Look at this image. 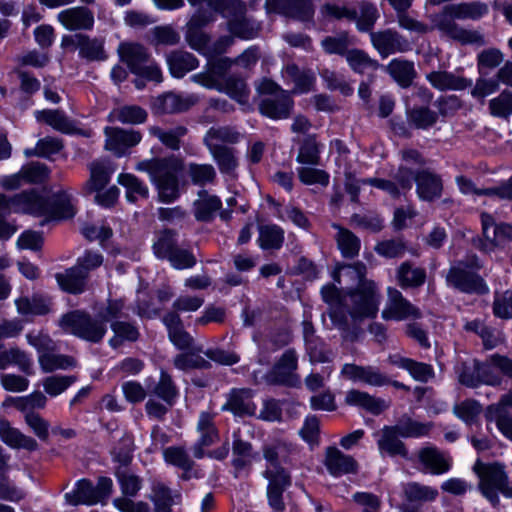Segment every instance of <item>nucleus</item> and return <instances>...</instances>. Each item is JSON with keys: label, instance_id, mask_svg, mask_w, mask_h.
I'll use <instances>...</instances> for the list:
<instances>
[{"label": "nucleus", "instance_id": "9", "mask_svg": "<svg viewBox=\"0 0 512 512\" xmlns=\"http://www.w3.org/2000/svg\"><path fill=\"white\" fill-rule=\"evenodd\" d=\"M214 20L215 15L213 11L210 10L209 7L204 6L202 8L197 9V11L193 14L190 21L187 24V42L189 43L191 48L199 51L204 55H210L212 53H221L232 42L231 37H224L221 38L214 45L213 49L210 48L209 38L204 33H202L199 30V28Z\"/></svg>", "mask_w": 512, "mask_h": 512}, {"label": "nucleus", "instance_id": "17", "mask_svg": "<svg viewBox=\"0 0 512 512\" xmlns=\"http://www.w3.org/2000/svg\"><path fill=\"white\" fill-rule=\"evenodd\" d=\"M57 20L70 31L91 30L94 25V16L85 7H72L60 11Z\"/></svg>", "mask_w": 512, "mask_h": 512}, {"label": "nucleus", "instance_id": "56", "mask_svg": "<svg viewBox=\"0 0 512 512\" xmlns=\"http://www.w3.org/2000/svg\"><path fill=\"white\" fill-rule=\"evenodd\" d=\"M39 363L45 372H51L58 369H68L74 365L71 357L53 354L52 351L39 355Z\"/></svg>", "mask_w": 512, "mask_h": 512}, {"label": "nucleus", "instance_id": "2", "mask_svg": "<svg viewBox=\"0 0 512 512\" xmlns=\"http://www.w3.org/2000/svg\"><path fill=\"white\" fill-rule=\"evenodd\" d=\"M257 61V53L253 49L246 50L234 62L228 59H219L210 62L206 71L191 76V80L205 88L224 92L240 104L248 102L249 91L245 82L227 76L233 64L249 68Z\"/></svg>", "mask_w": 512, "mask_h": 512}, {"label": "nucleus", "instance_id": "6", "mask_svg": "<svg viewBox=\"0 0 512 512\" xmlns=\"http://www.w3.org/2000/svg\"><path fill=\"white\" fill-rule=\"evenodd\" d=\"M500 372L512 377V360L504 356L493 355L484 363H476L472 372L464 368L459 373V381L471 388L481 384L499 385L501 382Z\"/></svg>", "mask_w": 512, "mask_h": 512}, {"label": "nucleus", "instance_id": "49", "mask_svg": "<svg viewBox=\"0 0 512 512\" xmlns=\"http://www.w3.org/2000/svg\"><path fill=\"white\" fill-rule=\"evenodd\" d=\"M149 132L151 135L158 138L165 146L176 150L179 148L180 138L185 135L186 129L182 126H178L166 130L157 126H153L149 129Z\"/></svg>", "mask_w": 512, "mask_h": 512}, {"label": "nucleus", "instance_id": "60", "mask_svg": "<svg viewBox=\"0 0 512 512\" xmlns=\"http://www.w3.org/2000/svg\"><path fill=\"white\" fill-rule=\"evenodd\" d=\"M490 113L495 117L507 118L512 115V93L504 91L489 101Z\"/></svg>", "mask_w": 512, "mask_h": 512}, {"label": "nucleus", "instance_id": "28", "mask_svg": "<svg viewBox=\"0 0 512 512\" xmlns=\"http://www.w3.org/2000/svg\"><path fill=\"white\" fill-rule=\"evenodd\" d=\"M0 438L1 440L12 448H23L33 451L37 448V442L24 434L18 429L10 426L9 422L0 421Z\"/></svg>", "mask_w": 512, "mask_h": 512}, {"label": "nucleus", "instance_id": "27", "mask_svg": "<svg viewBox=\"0 0 512 512\" xmlns=\"http://www.w3.org/2000/svg\"><path fill=\"white\" fill-rule=\"evenodd\" d=\"M481 222L484 237L495 246L503 245L507 240L512 239L511 225H495L492 216L488 214L481 215Z\"/></svg>", "mask_w": 512, "mask_h": 512}, {"label": "nucleus", "instance_id": "26", "mask_svg": "<svg viewBox=\"0 0 512 512\" xmlns=\"http://www.w3.org/2000/svg\"><path fill=\"white\" fill-rule=\"evenodd\" d=\"M224 408L238 416L254 415L256 412L252 392L247 389L233 390Z\"/></svg>", "mask_w": 512, "mask_h": 512}, {"label": "nucleus", "instance_id": "7", "mask_svg": "<svg viewBox=\"0 0 512 512\" xmlns=\"http://www.w3.org/2000/svg\"><path fill=\"white\" fill-rule=\"evenodd\" d=\"M473 470L479 477V489L493 505L499 502V492L505 497L512 498V483L508 481L503 465L485 464L477 460Z\"/></svg>", "mask_w": 512, "mask_h": 512}, {"label": "nucleus", "instance_id": "63", "mask_svg": "<svg viewBox=\"0 0 512 512\" xmlns=\"http://www.w3.org/2000/svg\"><path fill=\"white\" fill-rule=\"evenodd\" d=\"M299 179L306 185L320 184L327 186L329 183V174L314 167H300L297 169Z\"/></svg>", "mask_w": 512, "mask_h": 512}, {"label": "nucleus", "instance_id": "33", "mask_svg": "<svg viewBox=\"0 0 512 512\" xmlns=\"http://www.w3.org/2000/svg\"><path fill=\"white\" fill-rule=\"evenodd\" d=\"M486 420L489 423H495L501 434L509 440H512V415H510L502 405H490L485 413Z\"/></svg>", "mask_w": 512, "mask_h": 512}, {"label": "nucleus", "instance_id": "55", "mask_svg": "<svg viewBox=\"0 0 512 512\" xmlns=\"http://www.w3.org/2000/svg\"><path fill=\"white\" fill-rule=\"evenodd\" d=\"M217 162L220 171L225 174H232L238 163L232 149L227 147H214L209 149Z\"/></svg>", "mask_w": 512, "mask_h": 512}, {"label": "nucleus", "instance_id": "39", "mask_svg": "<svg viewBox=\"0 0 512 512\" xmlns=\"http://www.w3.org/2000/svg\"><path fill=\"white\" fill-rule=\"evenodd\" d=\"M399 432L396 426H385L382 429V436L378 440V447L381 452L389 455H405L403 442L398 438Z\"/></svg>", "mask_w": 512, "mask_h": 512}, {"label": "nucleus", "instance_id": "21", "mask_svg": "<svg viewBox=\"0 0 512 512\" xmlns=\"http://www.w3.org/2000/svg\"><path fill=\"white\" fill-rule=\"evenodd\" d=\"M199 439L194 446V456L196 458L204 457L203 448L213 445L218 440V432L213 422V415L202 412L197 423Z\"/></svg>", "mask_w": 512, "mask_h": 512}, {"label": "nucleus", "instance_id": "13", "mask_svg": "<svg viewBox=\"0 0 512 512\" xmlns=\"http://www.w3.org/2000/svg\"><path fill=\"white\" fill-rule=\"evenodd\" d=\"M268 13L274 12L299 20H309L314 13L312 0H266Z\"/></svg>", "mask_w": 512, "mask_h": 512}, {"label": "nucleus", "instance_id": "24", "mask_svg": "<svg viewBox=\"0 0 512 512\" xmlns=\"http://www.w3.org/2000/svg\"><path fill=\"white\" fill-rule=\"evenodd\" d=\"M345 402L351 406H357L366 411L378 415L389 407L384 399L375 398L366 392L356 389L349 390L345 396Z\"/></svg>", "mask_w": 512, "mask_h": 512}, {"label": "nucleus", "instance_id": "22", "mask_svg": "<svg viewBox=\"0 0 512 512\" xmlns=\"http://www.w3.org/2000/svg\"><path fill=\"white\" fill-rule=\"evenodd\" d=\"M293 450L292 445L285 439H276L267 443L263 448L264 458L269 463L267 470H273L275 473L283 470L279 465L288 461Z\"/></svg>", "mask_w": 512, "mask_h": 512}, {"label": "nucleus", "instance_id": "38", "mask_svg": "<svg viewBox=\"0 0 512 512\" xmlns=\"http://www.w3.org/2000/svg\"><path fill=\"white\" fill-rule=\"evenodd\" d=\"M76 39L80 57L89 61L106 59L102 40L91 39L82 34H77Z\"/></svg>", "mask_w": 512, "mask_h": 512}, {"label": "nucleus", "instance_id": "62", "mask_svg": "<svg viewBox=\"0 0 512 512\" xmlns=\"http://www.w3.org/2000/svg\"><path fill=\"white\" fill-rule=\"evenodd\" d=\"M351 44L352 40L346 33H341L337 36H328L321 41L323 50L328 54H344Z\"/></svg>", "mask_w": 512, "mask_h": 512}, {"label": "nucleus", "instance_id": "15", "mask_svg": "<svg viewBox=\"0 0 512 512\" xmlns=\"http://www.w3.org/2000/svg\"><path fill=\"white\" fill-rule=\"evenodd\" d=\"M105 148L116 156L120 157L126 151L140 143L142 136L135 130H124L120 128H105Z\"/></svg>", "mask_w": 512, "mask_h": 512}, {"label": "nucleus", "instance_id": "47", "mask_svg": "<svg viewBox=\"0 0 512 512\" xmlns=\"http://www.w3.org/2000/svg\"><path fill=\"white\" fill-rule=\"evenodd\" d=\"M284 240V231L276 225H266L259 230V246L262 249H279Z\"/></svg>", "mask_w": 512, "mask_h": 512}, {"label": "nucleus", "instance_id": "54", "mask_svg": "<svg viewBox=\"0 0 512 512\" xmlns=\"http://www.w3.org/2000/svg\"><path fill=\"white\" fill-rule=\"evenodd\" d=\"M163 484H156L153 487L150 496L154 507V512H171V506L175 503V498Z\"/></svg>", "mask_w": 512, "mask_h": 512}, {"label": "nucleus", "instance_id": "1", "mask_svg": "<svg viewBox=\"0 0 512 512\" xmlns=\"http://www.w3.org/2000/svg\"><path fill=\"white\" fill-rule=\"evenodd\" d=\"M12 212L43 217L46 222L73 217L75 207L72 195L66 191L55 194L51 202L34 190L23 192L13 198L0 194V214Z\"/></svg>", "mask_w": 512, "mask_h": 512}, {"label": "nucleus", "instance_id": "45", "mask_svg": "<svg viewBox=\"0 0 512 512\" xmlns=\"http://www.w3.org/2000/svg\"><path fill=\"white\" fill-rule=\"evenodd\" d=\"M283 77L294 84V92L299 94L309 91L314 82L312 73L301 72L295 65H287Z\"/></svg>", "mask_w": 512, "mask_h": 512}, {"label": "nucleus", "instance_id": "52", "mask_svg": "<svg viewBox=\"0 0 512 512\" xmlns=\"http://www.w3.org/2000/svg\"><path fill=\"white\" fill-rule=\"evenodd\" d=\"M346 61L349 66L356 72L364 73L368 70H376L379 63L372 60L365 52L357 49L349 50L346 53Z\"/></svg>", "mask_w": 512, "mask_h": 512}, {"label": "nucleus", "instance_id": "19", "mask_svg": "<svg viewBox=\"0 0 512 512\" xmlns=\"http://www.w3.org/2000/svg\"><path fill=\"white\" fill-rule=\"evenodd\" d=\"M370 36L374 48L384 58L397 52H405L409 49V43L397 33L390 30L371 33Z\"/></svg>", "mask_w": 512, "mask_h": 512}, {"label": "nucleus", "instance_id": "23", "mask_svg": "<svg viewBox=\"0 0 512 512\" xmlns=\"http://www.w3.org/2000/svg\"><path fill=\"white\" fill-rule=\"evenodd\" d=\"M325 465L333 476H341L357 471V462L355 459L333 447L327 450Z\"/></svg>", "mask_w": 512, "mask_h": 512}, {"label": "nucleus", "instance_id": "4", "mask_svg": "<svg viewBox=\"0 0 512 512\" xmlns=\"http://www.w3.org/2000/svg\"><path fill=\"white\" fill-rule=\"evenodd\" d=\"M138 171L146 172L155 184L159 198L163 202H171L178 196L177 176L182 163L175 157L165 159L144 160L137 164Z\"/></svg>", "mask_w": 512, "mask_h": 512}, {"label": "nucleus", "instance_id": "16", "mask_svg": "<svg viewBox=\"0 0 512 512\" xmlns=\"http://www.w3.org/2000/svg\"><path fill=\"white\" fill-rule=\"evenodd\" d=\"M446 280L448 285L463 292L486 293L488 291L487 286L480 277L466 271L461 265L453 266Z\"/></svg>", "mask_w": 512, "mask_h": 512}, {"label": "nucleus", "instance_id": "12", "mask_svg": "<svg viewBox=\"0 0 512 512\" xmlns=\"http://www.w3.org/2000/svg\"><path fill=\"white\" fill-rule=\"evenodd\" d=\"M381 316L387 321H403L407 319H419L422 314L420 309L407 300L400 291L389 287L387 289V300Z\"/></svg>", "mask_w": 512, "mask_h": 512}, {"label": "nucleus", "instance_id": "30", "mask_svg": "<svg viewBox=\"0 0 512 512\" xmlns=\"http://www.w3.org/2000/svg\"><path fill=\"white\" fill-rule=\"evenodd\" d=\"M427 80L438 90H462L472 84L470 80L455 76L448 72H432Z\"/></svg>", "mask_w": 512, "mask_h": 512}, {"label": "nucleus", "instance_id": "41", "mask_svg": "<svg viewBox=\"0 0 512 512\" xmlns=\"http://www.w3.org/2000/svg\"><path fill=\"white\" fill-rule=\"evenodd\" d=\"M15 304L17 311L22 315H44L50 311V301L41 295L17 299Z\"/></svg>", "mask_w": 512, "mask_h": 512}, {"label": "nucleus", "instance_id": "18", "mask_svg": "<svg viewBox=\"0 0 512 512\" xmlns=\"http://www.w3.org/2000/svg\"><path fill=\"white\" fill-rule=\"evenodd\" d=\"M341 374L351 381L362 382L370 386H383L389 382L387 376L373 366L345 364Z\"/></svg>", "mask_w": 512, "mask_h": 512}, {"label": "nucleus", "instance_id": "51", "mask_svg": "<svg viewBox=\"0 0 512 512\" xmlns=\"http://www.w3.org/2000/svg\"><path fill=\"white\" fill-rule=\"evenodd\" d=\"M396 365L407 370L417 381L427 382L434 376L433 369L430 365L419 363L409 358H401L396 362Z\"/></svg>", "mask_w": 512, "mask_h": 512}, {"label": "nucleus", "instance_id": "46", "mask_svg": "<svg viewBox=\"0 0 512 512\" xmlns=\"http://www.w3.org/2000/svg\"><path fill=\"white\" fill-rule=\"evenodd\" d=\"M118 183L126 188V198L130 202H136L148 196V188L132 174H120Z\"/></svg>", "mask_w": 512, "mask_h": 512}, {"label": "nucleus", "instance_id": "3", "mask_svg": "<svg viewBox=\"0 0 512 512\" xmlns=\"http://www.w3.org/2000/svg\"><path fill=\"white\" fill-rule=\"evenodd\" d=\"M122 300H109L98 311L97 318L75 311L62 317L60 327L66 332L91 342L100 341L106 333V323L120 318L124 313Z\"/></svg>", "mask_w": 512, "mask_h": 512}, {"label": "nucleus", "instance_id": "36", "mask_svg": "<svg viewBox=\"0 0 512 512\" xmlns=\"http://www.w3.org/2000/svg\"><path fill=\"white\" fill-rule=\"evenodd\" d=\"M396 278L402 288L421 286L426 279V272L419 267H412L410 263L404 262L397 269Z\"/></svg>", "mask_w": 512, "mask_h": 512}, {"label": "nucleus", "instance_id": "31", "mask_svg": "<svg viewBox=\"0 0 512 512\" xmlns=\"http://www.w3.org/2000/svg\"><path fill=\"white\" fill-rule=\"evenodd\" d=\"M65 499L71 505H93L98 503L97 491L87 480L78 481L75 489L65 494Z\"/></svg>", "mask_w": 512, "mask_h": 512}, {"label": "nucleus", "instance_id": "43", "mask_svg": "<svg viewBox=\"0 0 512 512\" xmlns=\"http://www.w3.org/2000/svg\"><path fill=\"white\" fill-rule=\"evenodd\" d=\"M421 463L433 474H442L449 470L448 460L435 448L427 447L420 451Z\"/></svg>", "mask_w": 512, "mask_h": 512}, {"label": "nucleus", "instance_id": "40", "mask_svg": "<svg viewBox=\"0 0 512 512\" xmlns=\"http://www.w3.org/2000/svg\"><path fill=\"white\" fill-rule=\"evenodd\" d=\"M147 118V113L144 109L138 106H123L113 109L109 115L110 122H121L124 124H140Z\"/></svg>", "mask_w": 512, "mask_h": 512}, {"label": "nucleus", "instance_id": "11", "mask_svg": "<svg viewBox=\"0 0 512 512\" xmlns=\"http://www.w3.org/2000/svg\"><path fill=\"white\" fill-rule=\"evenodd\" d=\"M118 52L121 60L128 65L132 73L147 80L161 81L160 68L149 61L148 54L143 46L135 43H122Z\"/></svg>", "mask_w": 512, "mask_h": 512}, {"label": "nucleus", "instance_id": "35", "mask_svg": "<svg viewBox=\"0 0 512 512\" xmlns=\"http://www.w3.org/2000/svg\"><path fill=\"white\" fill-rule=\"evenodd\" d=\"M34 115L37 121L45 122L55 130L64 133H73L75 130L73 122L58 110H37Z\"/></svg>", "mask_w": 512, "mask_h": 512}, {"label": "nucleus", "instance_id": "59", "mask_svg": "<svg viewBox=\"0 0 512 512\" xmlns=\"http://www.w3.org/2000/svg\"><path fill=\"white\" fill-rule=\"evenodd\" d=\"M239 134L229 127H218L211 128L205 137V142L209 149L214 147H222L219 145V141L222 142H235L237 141Z\"/></svg>", "mask_w": 512, "mask_h": 512}, {"label": "nucleus", "instance_id": "53", "mask_svg": "<svg viewBox=\"0 0 512 512\" xmlns=\"http://www.w3.org/2000/svg\"><path fill=\"white\" fill-rule=\"evenodd\" d=\"M333 227L337 230L336 240L343 256L353 257L357 255L360 249L359 240L350 231L342 229L337 225Z\"/></svg>", "mask_w": 512, "mask_h": 512}, {"label": "nucleus", "instance_id": "10", "mask_svg": "<svg viewBox=\"0 0 512 512\" xmlns=\"http://www.w3.org/2000/svg\"><path fill=\"white\" fill-rule=\"evenodd\" d=\"M257 90L267 95L260 103V112L263 115L275 120L289 117L293 102L286 91L267 79L258 84Z\"/></svg>", "mask_w": 512, "mask_h": 512}, {"label": "nucleus", "instance_id": "37", "mask_svg": "<svg viewBox=\"0 0 512 512\" xmlns=\"http://www.w3.org/2000/svg\"><path fill=\"white\" fill-rule=\"evenodd\" d=\"M56 280L61 289L70 293H80L84 290L85 274L76 266L63 273L56 274Z\"/></svg>", "mask_w": 512, "mask_h": 512}, {"label": "nucleus", "instance_id": "57", "mask_svg": "<svg viewBox=\"0 0 512 512\" xmlns=\"http://www.w3.org/2000/svg\"><path fill=\"white\" fill-rule=\"evenodd\" d=\"M110 322L111 329L114 332V337L110 339L111 346L117 347L125 340L134 341L138 338L139 334L134 326L125 322H118L116 319Z\"/></svg>", "mask_w": 512, "mask_h": 512}, {"label": "nucleus", "instance_id": "8", "mask_svg": "<svg viewBox=\"0 0 512 512\" xmlns=\"http://www.w3.org/2000/svg\"><path fill=\"white\" fill-rule=\"evenodd\" d=\"M381 294L374 282H363L356 290L349 292L346 306L354 324L375 318L379 311Z\"/></svg>", "mask_w": 512, "mask_h": 512}, {"label": "nucleus", "instance_id": "32", "mask_svg": "<svg viewBox=\"0 0 512 512\" xmlns=\"http://www.w3.org/2000/svg\"><path fill=\"white\" fill-rule=\"evenodd\" d=\"M417 193L423 200H433L441 195V180L430 172H422L416 177Z\"/></svg>", "mask_w": 512, "mask_h": 512}, {"label": "nucleus", "instance_id": "44", "mask_svg": "<svg viewBox=\"0 0 512 512\" xmlns=\"http://www.w3.org/2000/svg\"><path fill=\"white\" fill-rule=\"evenodd\" d=\"M366 274V267L361 263L353 265H344L337 268L333 274V279L338 284L345 283H358L361 286L363 282H371L364 279Z\"/></svg>", "mask_w": 512, "mask_h": 512}, {"label": "nucleus", "instance_id": "64", "mask_svg": "<svg viewBox=\"0 0 512 512\" xmlns=\"http://www.w3.org/2000/svg\"><path fill=\"white\" fill-rule=\"evenodd\" d=\"M159 106L162 112L174 113L186 110L190 106L188 99L174 93H168L158 98Z\"/></svg>", "mask_w": 512, "mask_h": 512}, {"label": "nucleus", "instance_id": "5", "mask_svg": "<svg viewBox=\"0 0 512 512\" xmlns=\"http://www.w3.org/2000/svg\"><path fill=\"white\" fill-rule=\"evenodd\" d=\"M488 7L485 4H459L445 7L442 14L435 16L432 21L434 27L439 29L443 34L461 41L463 43L476 42L479 36L471 31L458 27L453 19H476L487 13Z\"/></svg>", "mask_w": 512, "mask_h": 512}, {"label": "nucleus", "instance_id": "50", "mask_svg": "<svg viewBox=\"0 0 512 512\" xmlns=\"http://www.w3.org/2000/svg\"><path fill=\"white\" fill-rule=\"evenodd\" d=\"M397 427V431L399 435L402 437H422L428 435L431 424L429 423H421L415 421L409 417H404L399 420V422L395 425Z\"/></svg>", "mask_w": 512, "mask_h": 512}, {"label": "nucleus", "instance_id": "25", "mask_svg": "<svg viewBox=\"0 0 512 512\" xmlns=\"http://www.w3.org/2000/svg\"><path fill=\"white\" fill-rule=\"evenodd\" d=\"M89 171L90 177L86 182L85 189L88 192H98L108 184L114 168L106 160H97L89 165Z\"/></svg>", "mask_w": 512, "mask_h": 512}, {"label": "nucleus", "instance_id": "48", "mask_svg": "<svg viewBox=\"0 0 512 512\" xmlns=\"http://www.w3.org/2000/svg\"><path fill=\"white\" fill-rule=\"evenodd\" d=\"M221 207V201L216 196L200 195L194 203L195 217L201 221L209 220Z\"/></svg>", "mask_w": 512, "mask_h": 512}, {"label": "nucleus", "instance_id": "29", "mask_svg": "<svg viewBox=\"0 0 512 512\" xmlns=\"http://www.w3.org/2000/svg\"><path fill=\"white\" fill-rule=\"evenodd\" d=\"M167 64L173 77L182 78L198 67L197 59L188 52L176 51L167 56Z\"/></svg>", "mask_w": 512, "mask_h": 512}, {"label": "nucleus", "instance_id": "14", "mask_svg": "<svg viewBox=\"0 0 512 512\" xmlns=\"http://www.w3.org/2000/svg\"><path fill=\"white\" fill-rule=\"evenodd\" d=\"M323 300L330 306L329 316L332 323L342 331L344 338L354 339L357 334L349 333L347 317L342 311V296L334 285H326L321 290Z\"/></svg>", "mask_w": 512, "mask_h": 512}, {"label": "nucleus", "instance_id": "58", "mask_svg": "<svg viewBox=\"0 0 512 512\" xmlns=\"http://www.w3.org/2000/svg\"><path fill=\"white\" fill-rule=\"evenodd\" d=\"M320 147L314 137L304 140L297 155V162L300 164L317 165L320 159Z\"/></svg>", "mask_w": 512, "mask_h": 512}, {"label": "nucleus", "instance_id": "42", "mask_svg": "<svg viewBox=\"0 0 512 512\" xmlns=\"http://www.w3.org/2000/svg\"><path fill=\"white\" fill-rule=\"evenodd\" d=\"M163 321L173 344L180 349L189 347L191 337L183 330L179 316L175 313H170L164 317Z\"/></svg>", "mask_w": 512, "mask_h": 512}, {"label": "nucleus", "instance_id": "34", "mask_svg": "<svg viewBox=\"0 0 512 512\" xmlns=\"http://www.w3.org/2000/svg\"><path fill=\"white\" fill-rule=\"evenodd\" d=\"M385 69L402 87H408L415 76L413 62L403 59H393Z\"/></svg>", "mask_w": 512, "mask_h": 512}, {"label": "nucleus", "instance_id": "61", "mask_svg": "<svg viewBox=\"0 0 512 512\" xmlns=\"http://www.w3.org/2000/svg\"><path fill=\"white\" fill-rule=\"evenodd\" d=\"M11 364H17L25 372L31 367L30 359L22 351L18 349L0 351V369H5Z\"/></svg>", "mask_w": 512, "mask_h": 512}, {"label": "nucleus", "instance_id": "20", "mask_svg": "<svg viewBox=\"0 0 512 512\" xmlns=\"http://www.w3.org/2000/svg\"><path fill=\"white\" fill-rule=\"evenodd\" d=\"M266 478L269 480L267 488L268 501L273 510L280 512L284 509L282 492L289 485V477L285 470L275 473L273 470H266Z\"/></svg>", "mask_w": 512, "mask_h": 512}]
</instances>
